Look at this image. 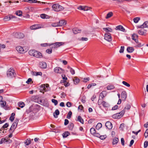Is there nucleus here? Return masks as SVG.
<instances>
[{
	"mask_svg": "<svg viewBox=\"0 0 148 148\" xmlns=\"http://www.w3.org/2000/svg\"><path fill=\"white\" fill-rule=\"evenodd\" d=\"M52 8L53 10L56 12H59L63 10L64 8L58 3L55 4L52 6Z\"/></svg>",
	"mask_w": 148,
	"mask_h": 148,
	"instance_id": "nucleus-1",
	"label": "nucleus"
},
{
	"mask_svg": "<svg viewBox=\"0 0 148 148\" xmlns=\"http://www.w3.org/2000/svg\"><path fill=\"white\" fill-rule=\"evenodd\" d=\"M7 75L8 77L12 78L15 76L16 73L14 72V71L11 68L7 71Z\"/></svg>",
	"mask_w": 148,
	"mask_h": 148,
	"instance_id": "nucleus-2",
	"label": "nucleus"
},
{
	"mask_svg": "<svg viewBox=\"0 0 148 148\" xmlns=\"http://www.w3.org/2000/svg\"><path fill=\"white\" fill-rule=\"evenodd\" d=\"M104 39L106 41L110 42L112 40V38L109 32H106L104 36Z\"/></svg>",
	"mask_w": 148,
	"mask_h": 148,
	"instance_id": "nucleus-3",
	"label": "nucleus"
},
{
	"mask_svg": "<svg viewBox=\"0 0 148 148\" xmlns=\"http://www.w3.org/2000/svg\"><path fill=\"white\" fill-rule=\"evenodd\" d=\"M145 28L139 26V35L145 36L147 34V30L145 29Z\"/></svg>",
	"mask_w": 148,
	"mask_h": 148,
	"instance_id": "nucleus-4",
	"label": "nucleus"
},
{
	"mask_svg": "<svg viewBox=\"0 0 148 148\" xmlns=\"http://www.w3.org/2000/svg\"><path fill=\"white\" fill-rule=\"evenodd\" d=\"M54 72L58 73L61 74L64 72V70L61 68L59 67H56L54 69Z\"/></svg>",
	"mask_w": 148,
	"mask_h": 148,
	"instance_id": "nucleus-5",
	"label": "nucleus"
},
{
	"mask_svg": "<svg viewBox=\"0 0 148 148\" xmlns=\"http://www.w3.org/2000/svg\"><path fill=\"white\" fill-rule=\"evenodd\" d=\"M16 49L19 53H23L25 52L23 47L21 46H18L16 47Z\"/></svg>",
	"mask_w": 148,
	"mask_h": 148,
	"instance_id": "nucleus-6",
	"label": "nucleus"
},
{
	"mask_svg": "<svg viewBox=\"0 0 148 148\" xmlns=\"http://www.w3.org/2000/svg\"><path fill=\"white\" fill-rule=\"evenodd\" d=\"M14 36L16 38H23L24 37V34L21 33H16Z\"/></svg>",
	"mask_w": 148,
	"mask_h": 148,
	"instance_id": "nucleus-7",
	"label": "nucleus"
},
{
	"mask_svg": "<svg viewBox=\"0 0 148 148\" xmlns=\"http://www.w3.org/2000/svg\"><path fill=\"white\" fill-rule=\"evenodd\" d=\"M3 97L1 96H0V102H1L0 105L1 106L5 109V106L6 104V102L5 101H3Z\"/></svg>",
	"mask_w": 148,
	"mask_h": 148,
	"instance_id": "nucleus-8",
	"label": "nucleus"
},
{
	"mask_svg": "<svg viewBox=\"0 0 148 148\" xmlns=\"http://www.w3.org/2000/svg\"><path fill=\"white\" fill-rule=\"evenodd\" d=\"M18 122V120H15V122L13 123L9 130L10 131L12 130V129H15L17 126Z\"/></svg>",
	"mask_w": 148,
	"mask_h": 148,
	"instance_id": "nucleus-9",
	"label": "nucleus"
},
{
	"mask_svg": "<svg viewBox=\"0 0 148 148\" xmlns=\"http://www.w3.org/2000/svg\"><path fill=\"white\" fill-rule=\"evenodd\" d=\"M121 97L122 100L124 101H125L127 97V94L125 91H122L121 93Z\"/></svg>",
	"mask_w": 148,
	"mask_h": 148,
	"instance_id": "nucleus-10",
	"label": "nucleus"
},
{
	"mask_svg": "<svg viewBox=\"0 0 148 148\" xmlns=\"http://www.w3.org/2000/svg\"><path fill=\"white\" fill-rule=\"evenodd\" d=\"M132 39L136 43L138 42V36L136 34H134L132 36Z\"/></svg>",
	"mask_w": 148,
	"mask_h": 148,
	"instance_id": "nucleus-11",
	"label": "nucleus"
},
{
	"mask_svg": "<svg viewBox=\"0 0 148 148\" xmlns=\"http://www.w3.org/2000/svg\"><path fill=\"white\" fill-rule=\"evenodd\" d=\"M105 126L109 130H110L112 128V123L109 121L106 122L105 124Z\"/></svg>",
	"mask_w": 148,
	"mask_h": 148,
	"instance_id": "nucleus-12",
	"label": "nucleus"
},
{
	"mask_svg": "<svg viewBox=\"0 0 148 148\" xmlns=\"http://www.w3.org/2000/svg\"><path fill=\"white\" fill-rule=\"evenodd\" d=\"M34 57L37 58H41L42 56L41 53L36 51Z\"/></svg>",
	"mask_w": 148,
	"mask_h": 148,
	"instance_id": "nucleus-13",
	"label": "nucleus"
},
{
	"mask_svg": "<svg viewBox=\"0 0 148 148\" xmlns=\"http://www.w3.org/2000/svg\"><path fill=\"white\" fill-rule=\"evenodd\" d=\"M39 66L41 68L45 69L47 66V64L45 62H41L39 63Z\"/></svg>",
	"mask_w": 148,
	"mask_h": 148,
	"instance_id": "nucleus-14",
	"label": "nucleus"
},
{
	"mask_svg": "<svg viewBox=\"0 0 148 148\" xmlns=\"http://www.w3.org/2000/svg\"><path fill=\"white\" fill-rule=\"evenodd\" d=\"M15 18V16L12 15H10L5 16L3 19L4 21H8L10 20L11 18Z\"/></svg>",
	"mask_w": 148,
	"mask_h": 148,
	"instance_id": "nucleus-15",
	"label": "nucleus"
},
{
	"mask_svg": "<svg viewBox=\"0 0 148 148\" xmlns=\"http://www.w3.org/2000/svg\"><path fill=\"white\" fill-rule=\"evenodd\" d=\"M41 28L40 26L38 25H34L30 27V29H36Z\"/></svg>",
	"mask_w": 148,
	"mask_h": 148,
	"instance_id": "nucleus-16",
	"label": "nucleus"
},
{
	"mask_svg": "<svg viewBox=\"0 0 148 148\" xmlns=\"http://www.w3.org/2000/svg\"><path fill=\"white\" fill-rule=\"evenodd\" d=\"M116 29L117 30H119L121 31L124 32L125 29L123 26L121 25H119L116 27Z\"/></svg>",
	"mask_w": 148,
	"mask_h": 148,
	"instance_id": "nucleus-17",
	"label": "nucleus"
},
{
	"mask_svg": "<svg viewBox=\"0 0 148 148\" xmlns=\"http://www.w3.org/2000/svg\"><path fill=\"white\" fill-rule=\"evenodd\" d=\"M59 26H62L65 25L66 24V21L64 20H61L58 23Z\"/></svg>",
	"mask_w": 148,
	"mask_h": 148,
	"instance_id": "nucleus-18",
	"label": "nucleus"
},
{
	"mask_svg": "<svg viewBox=\"0 0 148 148\" xmlns=\"http://www.w3.org/2000/svg\"><path fill=\"white\" fill-rule=\"evenodd\" d=\"M15 2H16L15 1L14 2H12L11 1H4L3 2V5L4 6H6V7H8L10 5V4H9V3H15Z\"/></svg>",
	"mask_w": 148,
	"mask_h": 148,
	"instance_id": "nucleus-19",
	"label": "nucleus"
},
{
	"mask_svg": "<svg viewBox=\"0 0 148 148\" xmlns=\"http://www.w3.org/2000/svg\"><path fill=\"white\" fill-rule=\"evenodd\" d=\"M72 30L73 33L75 34H76L78 33H80L81 31L80 29H79L78 28H73Z\"/></svg>",
	"mask_w": 148,
	"mask_h": 148,
	"instance_id": "nucleus-20",
	"label": "nucleus"
},
{
	"mask_svg": "<svg viewBox=\"0 0 148 148\" xmlns=\"http://www.w3.org/2000/svg\"><path fill=\"white\" fill-rule=\"evenodd\" d=\"M55 46L56 48H57L61 46L64 45V43L62 42H57L55 43Z\"/></svg>",
	"mask_w": 148,
	"mask_h": 148,
	"instance_id": "nucleus-21",
	"label": "nucleus"
},
{
	"mask_svg": "<svg viewBox=\"0 0 148 148\" xmlns=\"http://www.w3.org/2000/svg\"><path fill=\"white\" fill-rule=\"evenodd\" d=\"M36 51V50H31L29 51L28 53L30 55L34 57Z\"/></svg>",
	"mask_w": 148,
	"mask_h": 148,
	"instance_id": "nucleus-22",
	"label": "nucleus"
},
{
	"mask_svg": "<svg viewBox=\"0 0 148 148\" xmlns=\"http://www.w3.org/2000/svg\"><path fill=\"white\" fill-rule=\"evenodd\" d=\"M80 79H79L78 78L76 77H74L73 79V81L74 83L75 84H78L79 82Z\"/></svg>",
	"mask_w": 148,
	"mask_h": 148,
	"instance_id": "nucleus-23",
	"label": "nucleus"
},
{
	"mask_svg": "<svg viewBox=\"0 0 148 148\" xmlns=\"http://www.w3.org/2000/svg\"><path fill=\"white\" fill-rule=\"evenodd\" d=\"M106 95V92L105 91H103L100 94L99 96L102 99Z\"/></svg>",
	"mask_w": 148,
	"mask_h": 148,
	"instance_id": "nucleus-24",
	"label": "nucleus"
},
{
	"mask_svg": "<svg viewBox=\"0 0 148 148\" xmlns=\"http://www.w3.org/2000/svg\"><path fill=\"white\" fill-rule=\"evenodd\" d=\"M60 112L58 110H56L53 113V116L55 118H57L58 117V116L59 115Z\"/></svg>",
	"mask_w": 148,
	"mask_h": 148,
	"instance_id": "nucleus-25",
	"label": "nucleus"
},
{
	"mask_svg": "<svg viewBox=\"0 0 148 148\" xmlns=\"http://www.w3.org/2000/svg\"><path fill=\"white\" fill-rule=\"evenodd\" d=\"M112 117L114 119H119L121 118V116H119V114L117 113L113 114L112 116Z\"/></svg>",
	"mask_w": 148,
	"mask_h": 148,
	"instance_id": "nucleus-26",
	"label": "nucleus"
},
{
	"mask_svg": "<svg viewBox=\"0 0 148 148\" xmlns=\"http://www.w3.org/2000/svg\"><path fill=\"white\" fill-rule=\"evenodd\" d=\"M96 85V84L95 83H92L90 84H89L88 85L87 88L88 89H89L91 88H92L94 86Z\"/></svg>",
	"mask_w": 148,
	"mask_h": 148,
	"instance_id": "nucleus-27",
	"label": "nucleus"
},
{
	"mask_svg": "<svg viewBox=\"0 0 148 148\" xmlns=\"http://www.w3.org/2000/svg\"><path fill=\"white\" fill-rule=\"evenodd\" d=\"M127 50L128 52L132 53L134 51V49L133 47H127Z\"/></svg>",
	"mask_w": 148,
	"mask_h": 148,
	"instance_id": "nucleus-28",
	"label": "nucleus"
},
{
	"mask_svg": "<svg viewBox=\"0 0 148 148\" xmlns=\"http://www.w3.org/2000/svg\"><path fill=\"white\" fill-rule=\"evenodd\" d=\"M118 141V139L116 137H114L113 138L112 140V144L113 145H115L116 144Z\"/></svg>",
	"mask_w": 148,
	"mask_h": 148,
	"instance_id": "nucleus-29",
	"label": "nucleus"
},
{
	"mask_svg": "<svg viewBox=\"0 0 148 148\" xmlns=\"http://www.w3.org/2000/svg\"><path fill=\"white\" fill-rule=\"evenodd\" d=\"M30 3H40L45 4V2H41L40 1H37L36 0H30Z\"/></svg>",
	"mask_w": 148,
	"mask_h": 148,
	"instance_id": "nucleus-30",
	"label": "nucleus"
},
{
	"mask_svg": "<svg viewBox=\"0 0 148 148\" xmlns=\"http://www.w3.org/2000/svg\"><path fill=\"white\" fill-rule=\"evenodd\" d=\"M103 29L104 30L107 32H112V29L109 27L104 28Z\"/></svg>",
	"mask_w": 148,
	"mask_h": 148,
	"instance_id": "nucleus-31",
	"label": "nucleus"
},
{
	"mask_svg": "<svg viewBox=\"0 0 148 148\" xmlns=\"http://www.w3.org/2000/svg\"><path fill=\"white\" fill-rule=\"evenodd\" d=\"M102 105L104 107L106 108L108 107L109 106V105L108 103L103 101H102Z\"/></svg>",
	"mask_w": 148,
	"mask_h": 148,
	"instance_id": "nucleus-32",
	"label": "nucleus"
},
{
	"mask_svg": "<svg viewBox=\"0 0 148 148\" xmlns=\"http://www.w3.org/2000/svg\"><path fill=\"white\" fill-rule=\"evenodd\" d=\"M15 115V114L14 113H12L11 114V115L10 118V120L12 122L14 119V116Z\"/></svg>",
	"mask_w": 148,
	"mask_h": 148,
	"instance_id": "nucleus-33",
	"label": "nucleus"
},
{
	"mask_svg": "<svg viewBox=\"0 0 148 148\" xmlns=\"http://www.w3.org/2000/svg\"><path fill=\"white\" fill-rule=\"evenodd\" d=\"M70 134L69 132H64L62 134V136L64 138H66Z\"/></svg>",
	"mask_w": 148,
	"mask_h": 148,
	"instance_id": "nucleus-34",
	"label": "nucleus"
},
{
	"mask_svg": "<svg viewBox=\"0 0 148 148\" xmlns=\"http://www.w3.org/2000/svg\"><path fill=\"white\" fill-rule=\"evenodd\" d=\"M74 125L73 123H70L68 126V128L69 130L71 131H72Z\"/></svg>",
	"mask_w": 148,
	"mask_h": 148,
	"instance_id": "nucleus-35",
	"label": "nucleus"
},
{
	"mask_svg": "<svg viewBox=\"0 0 148 148\" xmlns=\"http://www.w3.org/2000/svg\"><path fill=\"white\" fill-rule=\"evenodd\" d=\"M140 27H142L145 28L148 27V21L145 22L142 25H140Z\"/></svg>",
	"mask_w": 148,
	"mask_h": 148,
	"instance_id": "nucleus-36",
	"label": "nucleus"
},
{
	"mask_svg": "<svg viewBox=\"0 0 148 148\" xmlns=\"http://www.w3.org/2000/svg\"><path fill=\"white\" fill-rule=\"evenodd\" d=\"M18 105L19 107L23 108L25 106V104L23 102H20L18 103Z\"/></svg>",
	"mask_w": 148,
	"mask_h": 148,
	"instance_id": "nucleus-37",
	"label": "nucleus"
},
{
	"mask_svg": "<svg viewBox=\"0 0 148 148\" xmlns=\"http://www.w3.org/2000/svg\"><path fill=\"white\" fill-rule=\"evenodd\" d=\"M90 132L91 134L93 135L96 133V131L94 128L92 127L90 129Z\"/></svg>",
	"mask_w": 148,
	"mask_h": 148,
	"instance_id": "nucleus-38",
	"label": "nucleus"
},
{
	"mask_svg": "<svg viewBox=\"0 0 148 148\" xmlns=\"http://www.w3.org/2000/svg\"><path fill=\"white\" fill-rule=\"evenodd\" d=\"M113 15V13L112 12H110L108 13L106 17V19L108 18L111 17Z\"/></svg>",
	"mask_w": 148,
	"mask_h": 148,
	"instance_id": "nucleus-39",
	"label": "nucleus"
},
{
	"mask_svg": "<svg viewBox=\"0 0 148 148\" xmlns=\"http://www.w3.org/2000/svg\"><path fill=\"white\" fill-rule=\"evenodd\" d=\"M45 88L44 91L45 92H47L49 91L50 90V88L49 87V85L48 84H46L45 85Z\"/></svg>",
	"mask_w": 148,
	"mask_h": 148,
	"instance_id": "nucleus-40",
	"label": "nucleus"
},
{
	"mask_svg": "<svg viewBox=\"0 0 148 148\" xmlns=\"http://www.w3.org/2000/svg\"><path fill=\"white\" fill-rule=\"evenodd\" d=\"M114 86L112 85H108L107 86V89L108 90H110L114 89Z\"/></svg>",
	"mask_w": 148,
	"mask_h": 148,
	"instance_id": "nucleus-41",
	"label": "nucleus"
},
{
	"mask_svg": "<svg viewBox=\"0 0 148 148\" xmlns=\"http://www.w3.org/2000/svg\"><path fill=\"white\" fill-rule=\"evenodd\" d=\"M131 108V106L130 104L127 103L126 105V106L125 107L124 109L125 111V110H129Z\"/></svg>",
	"mask_w": 148,
	"mask_h": 148,
	"instance_id": "nucleus-42",
	"label": "nucleus"
},
{
	"mask_svg": "<svg viewBox=\"0 0 148 148\" xmlns=\"http://www.w3.org/2000/svg\"><path fill=\"white\" fill-rule=\"evenodd\" d=\"M102 126V124L100 123H98L96 126V128L97 130H99Z\"/></svg>",
	"mask_w": 148,
	"mask_h": 148,
	"instance_id": "nucleus-43",
	"label": "nucleus"
},
{
	"mask_svg": "<svg viewBox=\"0 0 148 148\" xmlns=\"http://www.w3.org/2000/svg\"><path fill=\"white\" fill-rule=\"evenodd\" d=\"M77 120L82 124L84 123V120L82 117L80 116H78L77 118Z\"/></svg>",
	"mask_w": 148,
	"mask_h": 148,
	"instance_id": "nucleus-44",
	"label": "nucleus"
},
{
	"mask_svg": "<svg viewBox=\"0 0 148 148\" xmlns=\"http://www.w3.org/2000/svg\"><path fill=\"white\" fill-rule=\"evenodd\" d=\"M72 115V112L71 111H69L66 116V118L68 119H70L71 118Z\"/></svg>",
	"mask_w": 148,
	"mask_h": 148,
	"instance_id": "nucleus-45",
	"label": "nucleus"
},
{
	"mask_svg": "<svg viewBox=\"0 0 148 148\" xmlns=\"http://www.w3.org/2000/svg\"><path fill=\"white\" fill-rule=\"evenodd\" d=\"M45 84L41 85L40 86V92H42L43 91H44Z\"/></svg>",
	"mask_w": 148,
	"mask_h": 148,
	"instance_id": "nucleus-46",
	"label": "nucleus"
},
{
	"mask_svg": "<svg viewBox=\"0 0 148 148\" xmlns=\"http://www.w3.org/2000/svg\"><path fill=\"white\" fill-rule=\"evenodd\" d=\"M68 68L70 69V71L72 75H74L75 73V71L72 68L70 67L69 66H68Z\"/></svg>",
	"mask_w": 148,
	"mask_h": 148,
	"instance_id": "nucleus-47",
	"label": "nucleus"
},
{
	"mask_svg": "<svg viewBox=\"0 0 148 148\" xmlns=\"http://www.w3.org/2000/svg\"><path fill=\"white\" fill-rule=\"evenodd\" d=\"M16 15L19 16H21L22 15V12L20 10H18L16 12Z\"/></svg>",
	"mask_w": 148,
	"mask_h": 148,
	"instance_id": "nucleus-48",
	"label": "nucleus"
},
{
	"mask_svg": "<svg viewBox=\"0 0 148 148\" xmlns=\"http://www.w3.org/2000/svg\"><path fill=\"white\" fill-rule=\"evenodd\" d=\"M31 143V141L30 139H27L26 142H25V144L27 145H28Z\"/></svg>",
	"mask_w": 148,
	"mask_h": 148,
	"instance_id": "nucleus-49",
	"label": "nucleus"
},
{
	"mask_svg": "<svg viewBox=\"0 0 148 148\" xmlns=\"http://www.w3.org/2000/svg\"><path fill=\"white\" fill-rule=\"evenodd\" d=\"M125 112V111L124 110H123L119 113H118V114H119V116H121V118L123 116V114H124Z\"/></svg>",
	"mask_w": 148,
	"mask_h": 148,
	"instance_id": "nucleus-50",
	"label": "nucleus"
},
{
	"mask_svg": "<svg viewBox=\"0 0 148 148\" xmlns=\"http://www.w3.org/2000/svg\"><path fill=\"white\" fill-rule=\"evenodd\" d=\"M122 84L125 86L127 87H130V85L128 83L126 82L123 81L122 82Z\"/></svg>",
	"mask_w": 148,
	"mask_h": 148,
	"instance_id": "nucleus-51",
	"label": "nucleus"
},
{
	"mask_svg": "<svg viewBox=\"0 0 148 148\" xmlns=\"http://www.w3.org/2000/svg\"><path fill=\"white\" fill-rule=\"evenodd\" d=\"M9 126L8 124L6 123H5L1 127L2 130H3L5 128H7Z\"/></svg>",
	"mask_w": 148,
	"mask_h": 148,
	"instance_id": "nucleus-52",
	"label": "nucleus"
},
{
	"mask_svg": "<svg viewBox=\"0 0 148 148\" xmlns=\"http://www.w3.org/2000/svg\"><path fill=\"white\" fill-rule=\"evenodd\" d=\"M125 47L124 46H122L121 47L120 49L119 50V52L120 53H123Z\"/></svg>",
	"mask_w": 148,
	"mask_h": 148,
	"instance_id": "nucleus-53",
	"label": "nucleus"
},
{
	"mask_svg": "<svg viewBox=\"0 0 148 148\" xmlns=\"http://www.w3.org/2000/svg\"><path fill=\"white\" fill-rule=\"evenodd\" d=\"M33 107L32 106H30L28 109L26 110V112L27 113H29L32 111V109Z\"/></svg>",
	"mask_w": 148,
	"mask_h": 148,
	"instance_id": "nucleus-54",
	"label": "nucleus"
},
{
	"mask_svg": "<svg viewBox=\"0 0 148 148\" xmlns=\"http://www.w3.org/2000/svg\"><path fill=\"white\" fill-rule=\"evenodd\" d=\"M51 101L56 106L57 105L58 102L57 100L54 99H52Z\"/></svg>",
	"mask_w": 148,
	"mask_h": 148,
	"instance_id": "nucleus-55",
	"label": "nucleus"
},
{
	"mask_svg": "<svg viewBox=\"0 0 148 148\" xmlns=\"http://www.w3.org/2000/svg\"><path fill=\"white\" fill-rule=\"evenodd\" d=\"M51 25L53 27H56L59 26V24L58 23H53L51 24Z\"/></svg>",
	"mask_w": 148,
	"mask_h": 148,
	"instance_id": "nucleus-56",
	"label": "nucleus"
},
{
	"mask_svg": "<svg viewBox=\"0 0 148 148\" xmlns=\"http://www.w3.org/2000/svg\"><path fill=\"white\" fill-rule=\"evenodd\" d=\"M106 135H101L100 136L99 138L101 140H104L106 138Z\"/></svg>",
	"mask_w": 148,
	"mask_h": 148,
	"instance_id": "nucleus-57",
	"label": "nucleus"
},
{
	"mask_svg": "<svg viewBox=\"0 0 148 148\" xmlns=\"http://www.w3.org/2000/svg\"><path fill=\"white\" fill-rule=\"evenodd\" d=\"M144 136L145 138H147L148 136V129L146 130L144 133Z\"/></svg>",
	"mask_w": 148,
	"mask_h": 148,
	"instance_id": "nucleus-58",
	"label": "nucleus"
},
{
	"mask_svg": "<svg viewBox=\"0 0 148 148\" xmlns=\"http://www.w3.org/2000/svg\"><path fill=\"white\" fill-rule=\"evenodd\" d=\"M134 21L136 23H138L139 21V17H136L134 19Z\"/></svg>",
	"mask_w": 148,
	"mask_h": 148,
	"instance_id": "nucleus-59",
	"label": "nucleus"
},
{
	"mask_svg": "<svg viewBox=\"0 0 148 148\" xmlns=\"http://www.w3.org/2000/svg\"><path fill=\"white\" fill-rule=\"evenodd\" d=\"M46 52L49 53L51 54L52 52V50L51 49H48L46 50Z\"/></svg>",
	"mask_w": 148,
	"mask_h": 148,
	"instance_id": "nucleus-60",
	"label": "nucleus"
},
{
	"mask_svg": "<svg viewBox=\"0 0 148 148\" xmlns=\"http://www.w3.org/2000/svg\"><path fill=\"white\" fill-rule=\"evenodd\" d=\"M64 84L65 87H68L70 85V84L66 81L64 82Z\"/></svg>",
	"mask_w": 148,
	"mask_h": 148,
	"instance_id": "nucleus-61",
	"label": "nucleus"
},
{
	"mask_svg": "<svg viewBox=\"0 0 148 148\" xmlns=\"http://www.w3.org/2000/svg\"><path fill=\"white\" fill-rule=\"evenodd\" d=\"M148 146V141L147 140L145 141L144 143V147L146 148Z\"/></svg>",
	"mask_w": 148,
	"mask_h": 148,
	"instance_id": "nucleus-62",
	"label": "nucleus"
},
{
	"mask_svg": "<svg viewBox=\"0 0 148 148\" xmlns=\"http://www.w3.org/2000/svg\"><path fill=\"white\" fill-rule=\"evenodd\" d=\"M79 40L82 41H87L88 40V38H87L82 37Z\"/></svg>",
	"mask_w": 148,
	"mask_h": 148,
	"instance_id": "nucleus-63",
	"label": "nucleus"
},
{
	"mask_svg": "<svg viewBox=\"0 0 148 148\" xmlns=\"http://www.w3.org/2000/svg\"><path fill=\"white\" fill-rule=\"evenodd\" d=\"M69 123V121L67 119H65L64 120V125H66L68 124Z\"/></svg>",
	"mask_w": 148,
	"mask_h": 148,
	"instance_id": "nucleus-64",
	"label": "nucleus"
}]
</instances>
